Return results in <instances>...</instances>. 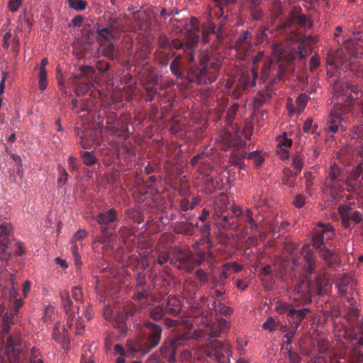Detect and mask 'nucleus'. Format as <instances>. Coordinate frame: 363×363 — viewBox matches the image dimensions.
Segmentation results:
<instances>
[{
  "label": "nucleus",
  "mask_w": 363,
  "mask_h": 363,
  "mask_svg": "<svg viewBox=\"0 0 363 363\" xmlns=\"http://www.w3.org/2000/svg\"><path fill=\"white\" fill-rule=\"evenodd\" d=\"M296 41L298 43V51L295 50L294 48H290L289 53H288L281 45H277L273 48L270 60L266 58L263 52H259L253 59L252 69L251 71H242L234 92L235 95L238 96L240 91L249 89L255 85L257 70L261 64L262 65L261 77L266 79L269 75L271 65L275 67L276 63H277L279 67H283L294 59L296 55L300 57H305L312 49L313 45L317 42V38L295 34L289 38V44L291 45Z\"/></svg>",
  "instance_id": "obj_1"
},
{
  "label": "nucleus",
  "mask_w": 363,
  "mask_h": 363,
  "mask_svg": "<svg viewBox=\"0 0 363 363\" xmlns=\"http://www.w3.org/2000/svg\"><path fill=\"white\" fill-rule=\"evenodd\" d=\"M213 357L219 363H226L230 359V345L228 342H222L218 340H213L209 342V345L205 348H200L194 351H184L182 354V359L184 362H188L190 359L199 360L203 355Z\"/></svg>",
  "instance_id": "obj_2"
},
{
  "label": "nucleus",
  "mask_w": 363,
  "mask_h": 363,
  "mask_svg": "<svg viewBox=\"0 0 363 363\" xmlns=\"http://www.w3.org/2000/svg\"><path fill=\"white\" fill-rule=\"evenodd\" d=\"M86 232L83 229L78 230L73 235L72 240V253L74 257L76 264H79L80 263V256L78 252V244L82 246V241L86 237Z\"/></svg>",
  "instance_id": "obj_3"
},
{
  "label": "nucleus",
  "mask_w": 363,
  "mask_h": 363,
  "mask_svg": "<svg viewBox=\"0 0 363 363\" xmlns=\"http://www.w3.org/2000/svg\"><path fill=\"white\" fill-rule=\"evenodd\" d=\"M291 139L287 138L285 133L277 138V152L280 158H288L289 153L287 149L291 146Z\"/></svg>",
  "instance_id": "obj_4"
},
{
  "label": "nucleus",
  "mask_w": 363,
  "mask_h": 363,
  "mask_svg": "<svg viewBox=\"0 0 363 363\" xmlns=\"http://www.w3.org/2000/svg\"><path fill=\"white\" fill-rule=\"evenodd\" d=\"M339 212L341 215L342 224L345 228L350 227V220H354L355 223H359L361 220V215L357 211H351L346 206H341L339 207Z\"/></svg>",
  "instance_id": "obj_5"
},
{
  "label": "nucleus",
  "mask_w": 363,
  "mask_h": 363,
  "mask_svg": "<svg viewBox=\"0 0 363 363\" xmlns=\"http://www.w3.org/2000/svg\"><path fill=\"white\" fill-rule=\"evenodd\" d=\"M342 111L340 106H335L331 111L328 119V128L333 133H335L338 129V124L342 121Z\"/></svg>",
  "instance_id": "obj_6"
},
{
  "label": "nucleus",
  "mask_w": 363,
  "mask_h": 363,
  "mask_svg": "<svg viewBox=\"0 0 363 363\" xmlns=\"http://www.w3.org/2000/svg\"><path fill=\"white\" fill-rule=\"evenodd\" d=\"M313 244L315 248L319 250L320 256L327 262L331 263L335 260V259L333 258L334 255L330 250L322 247L323 238L320 235H315L313 238Z\"/></svg>",
  "instance_id": "obj_7"
},
{
  "label": "nucleus",
  "mask_w": 363,
  "mask_h": 363,
  "mask_svg": "<svg viewBox=\"0 0 363 363\" xmlns=\"http://www.w3.org/2000/svg\"><path fill=\"white\" fill-rule=\"evenodd\" d=\"M6 355L8 361L11 363H16L19 357V350L13 342V337H9L6 345Z\"/></svg>",
  "instance_id": "obj_8"
},
{
  "label": "nucleus",
  "mask_w": 363,
  "mask_h": 363,
  "mask_svg": "<svg viewBox=\"0 0 363 363\" xmlns=\"http://www.w3.org/2000/svg\"><path fill=\"white\" fill-rule=\"evenodd\" d=\"M198 21L196 18H193L191 21V23L193 26L194 30L190 31L186 37V43L189 48L191 49L196 47L198 39H199V30L197 28Z\"/></svg>",
  "instance_id": "obj_9"
},
{
  "label": "nucleus",
  "mask_w": 363,
  "mask_h": 363,
  "mask_svg": "<svg viewBox=\"0 0 363 363\" xmlns=\"http://www.w3.org/2000/svg\"><path fill=\"white\" fill-rule=\"evenodd\" d=\"M362 44L363 42L357 43L355 40H345V48L350 55L359 57L362 55Z\"/></svg>",
  "instance_id": "obj_10"
},
{
  "label": "nucleus",
  "mask_w": 363,
  "mask_h": 363,
  "mask_svg": "<svg viewBox=\"0 0 363 363\" xmlns=\"http://www.w3.org/2000/svg\"><path fill=\"white\" fill-rule=\"evenodd\" d=\"M307 101L308 97L305 94L299 95L296 100V102L297 104V108H294L291 104V100H289L287 102V108L289 110V113H301L303 111L307 103Z\"/></svg>",
  "instance_id": "obj_11"
},
{
  "label": "nucleus",
  "mask_w": 363,
  "mask_h": 363,
  "mask_svg": "<svg viewBox=\"0 0 363 363\" xmlns=\"http://www.w3.org/2000/svg\"><path fill=\"white\" fill-rule=\"evenodd\" d=\"M227 323L223 320H218L216 323L213 324H207L205 326V333H210L211 335H217L218 333L226 328Z\"/></svg>",
  "instance_id": "obj_12"
},
{
  "label": "nucleus",
  "mask_w": 363,
  "mask_h": 363,
  "mask_svg": "<svg viewBox=\"0 0 363 363\" xmlns=\"http://www.w3.org/2000/svg\"><path fill=\"white\" fill-rule=\"evenodd\" d=\"M296 291L303 296L311 295L315 293L313 284L310 283L307 279L302 280L296 288Z\"/></svg>",
  "instance_id": "obj_13"
},
{
  "label": "nucleus",
  "mask_w": 363,
  "mask_h": 363,
  "mask_svg": "<svg viewBox=\"0 0 363 363\" xmlns=\"http://www.w3.org/2000/svg\"><path fill=\"white\" fill-rule=\"evenodd\" d=\"M228 204L229 199L228 196L225 194H220L216 198L214 201L215 210L218 213H221L228 208Z\"/></svg>",
  "instance_id": "obj_14"
},
{
  "label": "nucleus",
  "mask_w": 363,
  "mask_h": 363,
  "mask_svg": "<svg viewBox=\"0 0 363 363\" xmlns=\"http://www.w3.org/2000/svg\"><path fill=\"white\" fill-rule=\"evenodd\" d=\"M116 219V213L113 209H110L106 212L101 213L99 216L98 222L100 224H108Z\"/></svg>",
  "instance_id": "obj_15"
},
{
  "label": "nucleus",
  "mask_w": 363,
  "mask_h": 363,
  "mask_svg": "<svg viewBox=\"0 0 363 363\" xmlns=\"http://www.w3.org/2000/svg\"><path fill=\"white\" fill-rule=\"evenodd\" d=\"M151 333L150 334V340L152 342V347H155L160 340L161 328L155 325H150Z\"/></svg>",
  "instance_id": "obj_16"
},
{
  "label": "nucleus",
  "mask_w": 363,
  "mask_h": 363,
  "mask_svg": "<svg viewBox=\"0 0 363 363\" xmlns=\"http://www.w3.org/2000/svg\"><path fill=\"white\" fill-rule=\"evenodd\" d=\"M245 155L242 152H235L232 154L230 157V162L238 167L239 169H242L245 167L244 157Z\"/></svg>",
  "instance_id": "obj_17"
},
{
  "label": "nucleus",
  "mask_w": 363,
  "mask_h": 363,
  "mask_svg": "<svg viewBox=\"0 0 363 363\" xmlns=\"http://www.w3.org/2000/svg\"><path fill=\"white\" fill-rule=\"evenodd\" d=\"M315 286L316 293L319 295H322L329 291L331 287V284L328 279H323V280L318 279Z\"/></svg>",
  "instance_id": "obj_18"
},
{
  "label": "nucleus",
  "mask_w": 363,
  "mask_h": 363,
  "mask_svg": "<svg viewBox=\"0 0 363 363\" xmlns=\"http://www.w3.org/2000/svg\"><path fill=\"white\" fill-rule=\"evenodd\" d=\"M320 227H322L323 229L321 232H317L315 235H320L323 239L330 240L334 236V230L332 226L325 225L322 223H318Z\"/></svg>",
  "instance_id": "obj_19"
},
{
  "label": "nucleus",
  "mask_w": 363,
  "mask_h": 363,
  "mask_svg": "<svg viewBox=\"0 0 363 363\" xmlns=\"http://www.w3.org/2000/svg\"><path fill=\"white\" fill-rule=\"evenodd\" d=\"M67 3L71 9L76 11H83L87 5L84 0H67Z\"/></svg>",
  "instance_id": "obj_20"
},
{
  "label": "nucleus",
  "mask_w": 363,
  "mask_h": 363,
  "mask_svg": "<svg viewBox=\"0 0 363 363\" xmlns=\"http://www.w3.org/2000/svg\"><path fill=\"white\" fill-rule=\"evenodd\" d=\"M13 226L10 223H4L0 224V238L11 237Z\"/></svg>",
  "instance_id": "obj_21"
},
{
  "label": "nucleus",
  "mask_w": 363,
  "mask_h": 363,
  "mask_svg": "<svg viewBox=\"0 0 363 363\" xmlns=\"http://www.w3.org/2000/svg\"><path fill=\"white\" fill-rule=\"evenodd\" d=\"M224 269L225 271L223 272L222 276H223V278L225 279L227 277L226 273L228 272H238L242 269V267L239 266L236 262H229L224 265Z\"/></svg>",
  "instance_id": "obj_22"
},
{
  "label": "nucleus",
  "mask_w": 363,
  "mask_h": 363,
  "mask_svg": "<svg viewBox=\"0 0 363 363\" xmlns=\"http://www.w3.org/2000/svg\"><path fill=\"white\" fill-rule=\"evenodd\" d=\"M11 245V237L0 238V252L2 254H10L8 250Z\"/></svg>",
  "instance_id": "obj_23"
},
{
  "label": "nucleus",
  "mask_w": 363,
  "mask_h": 363,
  "mask_svg": "<svg viewBox=\"0 0 363 363\" xmlns=\"http://www.w3.org/2000/svg\"><path fill=\"white\" fill-rule=\"evenodd\" d=\"M162 354L168 359L169 363L174 362V347L173 345H169V347H163L162 349Z\"/></svg>",
  "instance_id": "obj_24"
},
{
  "label": "nucleus",
  "mask_w": 363,
  "mask_h": 363,
  "mask_svg": "<svg viewBox=\"0 0 363 363\" xmlns=\"http://www.w3.org/2000/svg\"><path fill=\"white\" fill-rule=\"evenodd\" d=\"M248 160L252 161L257 167L261 165L264 162V158L259 152H253L249 154Z\"/></svg>",
  "instance_id": "obj_25"
},
{
  "label": "nucleus",
  "mask_w": 363,
  "mask_h": 363,
  "mask_svg": "<svg viewBox=\"0 0 363 363\" xmlns=\"http://www.w3.org/2000/svg\"><path fill=\"white\" fill-rule=\"evenodd\" d=\"M48 86L47 72L46 69H42L39 72V87L41 90H44Z\"/></svg>",
  "instance_id": "obj_26"
},
{
  "label": "nucleus",
  "mask_w": 363,
  "mask_h": 363,
  "mask_svg": "<svg viewBox=\"0 0 363 363\" xmlns=\"http://www.w3.org/2000/svg\"><path fill=\"white\" fill-rule=\"evenodd\" d=\"M84 163L91 166L96 162V157L91 152H84L82 155Z\"/></svg>",
  "instance_id": "obj_27"
},
{
  "label": "nucleus",
  "mask_w": 363,
  "mask_h": 363,
  "mask_svg": "<svg viewBox=\"0 0 363 363\" xmlns=\"http://www.w3.org/2000/svg\"><path fill=\"white\" fill-rule=\"evenodd\" d=\"M317 128L315 125L313 124V121L311 119H308L305 121L303 124V130L306 133H311V134H318L315 129Z\"/></svg>",
  "instance_id": "obj_28"
},
{
  "label": "nucleus",
  "mask_w": 363,
  "mask_h": 363,
  "mask_svg": "<svg viewBox=\"0 0 363 363\" xmlns=\"http://www.w3.org/2000/svg\"><path fill=\"white\" fill-rule=\"evenodd\" d=\"M63 306L67 312L70 310L72 306V301L68 296V293L65 291L61 294Z\"/></svg>",
  "instance_id": "obj_29"
},
{
  "label": "nucleus",
  "mask_w": 363,
  "mask_h": 363,
  "mask_svg": "<svg viewBox=\"0 0 363 363\" xmlns=\"http://www.w3.org/2000/svg\"><path fill=\"white\" fill-rule=\"evenodd\" d=\"M308 311V310L306 308H304L303 310H299V311L289 310V315L292 317H295L297 319H298L299 320H301Z\"/></svg>",
  "instance_id": "obj_30"
},
{
  "label": "nucleus",
  "mask_w": 363,
  "mask_h": 363,
  "mask_svg": "<svg viewBox=\"0 0 363 363\" xmlns=\"http://www.w3.org/2000/svg\"><path fill=\"white\" fill-rule=\"evenodd\" d=\"M23 0H9V9L11 12L17 11L22 4Z\"/></svg>",
  "instance_id": "obj_31"
},
{
  "label": "nucleus",
  "mask_w": 363,
  "mask_h": 363,
  "mask_svg": "<svg viewBox=\"0 0 363 363\" xmlns=\"http://www.w3.org/2000/svg\"><path fill=\"white\" fill-rule=\"evenodd\" d=\"M304 257L303 259L306 260V262L309 264V267H311V264L313 261V254L311 252V251L308 249V246H305L303 247Z\"/></svg>",
  "instance_id": "obj_32"
},
{
  "label": "nucleus",
  "mask_w": 363,
  "mask_h": 363,
  "mask_svg": "<svg viewBox=\"0 0 363 363\" xmlns=\"http://www.w3.org/2000/svg\"><path fill=\"white\" fill-rule=\"evenodd\" d=\"M302 164V158L300 155H296L293 158V166L297 171L301 170Z\"/></svg>",
  "instance_id": "obj_33"
},
{
  "label": "nucleus",
  "mask_w": 363,
  "mask_h": 363,
  "mask_svg": "<svg viewBox=\"0 0 363 363\" xmlns=\"http://www.w3.org/2000/svg\"><path fill=\"white\" fill-rule=\"evenodd\" d=\"M263 328L269 331H272L276 328V323L273 318H269L268 320L263 324Z\"/></svg>",
  "instance_id": "obj_34"
},
{
  "label": "nucleus",
  "mask_w": 363,
  "mask_h": 363,
  "mask_svg": "<svg viewBox=\"0 0 363 363\" xmlns=\"http://www.w3.org/2000/svg\"><path fill=\"white\" fill-rule=\"evenodd\" d=\"M338 62L330 61L329 59L327 60V72L330 77L334 75V71L336 68V63Z\"/></svg>",
  "instance_id": "obj_35"
},
{
  "label": "nucleus",
  "mask_w": 363,
  "mask_h": 363,
  "mask_svg": "<svg viewBox=\"0 0 363 363\" xmlns=\"http://www.w3.org/2000/svg\"><path fill=\"white\" fill-rule=\"evenodd\" d=\"M339 169L337 165L334 164L330 167V172L328 173L329 178L331 180H335L338 174Z\"/></svg>",
  "instance_id": "obj_36"
},
{
  "label": "nucleus",
  "mask_w": 363,
  "mask_h": 363,
  "mask_svg": "<svg viewBox=\"0 0 363 363\" xmlns=\"http://www.w3.org/2000/svg\"><path fill=\"white\" fill-rule=\"evenodd\" d=\"M150 314L152 318L159 320L162 317V309L160 307L155 308Z\"/></svg>",
  "instance_id": "obj_37"
},
{
  "label": "nucleus",
  "mask_w": 363,
  "mask_h": 363,
  "mask_svg": "<svg viewBox=\"0 0 363 363\" xmlns=\"http://www.w3.org/2000/svg\"><path fill=\"white\" fill-rule=\"evenodd\" d=\"M84 329V323L80 320H77L76 322L75 333L77 335L82 334Z\"/></svg>",
  "instance_id": "obj_38"
},
{
  "label": "nucleus",
  "mask_w": 363,
  "mask_h": 363,
  "mask_svg": "<svg viewBox=\"0 0 363 363\" xmlns=\"http://www.w3.org/2000/svg\"><path fill=\"white\" fill-rule=\"evenodd\" d=\"M294 205L297 207V208H301L302 207L304 203H305V199L303 198V196L301 195H298L296 196L294 201Z\"/></svg>",
  "instance_id": "obj_39"
},
{
  "label": "nucleus",
  "mask_w": 363,
  "mask_h": 363,
  "mask_svg": "<svg viewBox=\"0 0 363 363\" xmlns=\"http://www.w3.org/2000/svg\"><path fill=\"white\" fill-rule=\"evenodd\" d=\"M82 296V292L81 289L78 287H74L72 289V297L76 300L79 301Z\"/></svg>",
  "instance_id": "obj_40"
},
{
  "label": "nucleus",
  "mask_w": 363,
  "mask_h": 363,
  "mask_svg": "<svg viewBox=\"0 0 363 363\" xmlns=\"http://www.w3.org/2000/svg\"><path fill=\"white\" fill-rule=\"evenodd\" d=\"M74 322H75V315L72 314L69 315L67 319V328H65L64 330L70 329Z\"/></svg>",
  "instance_id": "obj_41"
},
{
  "label": "nucleus",
  "mask_w": 363,
  "mask_h": 363,
  "mask_svg": "<svg viewBox=\"0 0 363 363\" xmlns=\"http://www.w3.org/2000/svg\"><path fill=\"white\" fill-rule=\"evenodd\" d=\"M59 329V325H55V328H54V332H53V334H52V337L57 342H60L63 339V335H60V334H57V331Z\"/></svg>",
  "instance_id": "obj_42"
},
{
  "label": "nucleus",
  "mask_w": 363,
  "mask_h": 363,
  "mask_svg": "<svg viewBox=\"0 0 363 363\" xmlns=\"http://www.w3.org/2000/svg\"><path fill=\"white\" fill-rule=\"evenodd\" d=\"M99 34L105 39H108L111 34V30L108 28H104L99 30Z\"/></svg>",
  "instance_id": "obj_43"
},
{
  "label": "nucleus",
  "mask_w": 363,
  "mask_h": 363,
  "mask_svg": "<svg viewBox=\"0 0 363 363\" xmlns=\"http://www.w3.org/2000/svg\"><path fill=\"white\" fill-rule=\"evenodd\" d=\"M30 290V282L28 281H26L24 282L23 286V296L25 297L27 296V294H28Z\"/></svg>",
  "instance_id": "obj_44"
},
{
  "label": "nucleus",
  "mask_w": 363,
  "mask_h": 363,
  "mask_svg": "<svg viewBox=\"0 0 363 363\" xmlns=\"http://www.w3.org/2000/svg\"><path fill=\"white\" fill-rule=\"evenodd\" d=\"M318 65H319L318 59L315 56L312 57L311 59V62H310L311 69H314L317 68Z\"/></svg>",
  "instance_id": "obj_45"
},
{
  "label": "nucleus",
  "mask_w": 363,
  "mask_h": 363,
  "mask_svg": "<svg viewBox=\"0 0 363 363\" xmlns=\"http://www.w3.org/2000/svg\"><path fill=\"white\" fill-rule=\"evenodd\" d=\"M213 32V28H203L202 31L203 37V41L205 43H208V40L207 39L206 35L210 34L211 33Z\"/></svg>",
  "instance_id": "obj_46"
},
{
  "label": "nucleus",
  "mask_w": 363,
  "mask_h": 363,
  "mask_svg": "<svg viewBox=\"0 0 363 363\" xmlns=\"http://www.w3.org/2000/svg\"><path fill=\"white\" fill-rule=\"evenodd\" d=\"M289 361L290 363H299L300 358L296 353H290L289 354Z\"/></svg>",
  "instance_id": "obj_47"
},
{
  "label": "nucleus",
  "mask_w": 363,
  "mask_h": 363,
  "mask_svg": "<svg viewBox=\"0 0 363 363\" xmlns=\"http://www.w3.org/2000/svg\"><path fill=\"white\" fill-rule=\"evenodd\" d=\"M16 246H17V251L16 252V255H23L25 252V250L23 248V243L21 242L18 241L16 242Z\"/></svg>",
  "instance_id": "obj_48"
},
{
  "label": "nucleus",
  "mask_w": 363,
  "mask_h": 363,
  "mask_svg": "<svg viewBox=\"0 0 363 363\" xmlns=\"http://www.w3.org/2000/svg\"><path fill=\"white\" fill-rule=\"evenodd\" d=\"M83 18L81 16H78L72 20V25L74 26H79L82 23Z\"/></svg>",
  "instance_id": "obj_49"
},
{
  "label": "nucleus",
  "mask_w": 363,
  "mask_h": 363,
  "mask_svg": "<svg viewBox=\"0 0 363 363\" xmlns=\"http://www.w3.org/2000/svg\"><path fill=\"white\" fill-rule=\"evenodd\" d=\"M93 316V310L91 307L88 306L84 311V317L87 320H90Z\"/></svg>",
  "instance_id": "obj_50"
},
{
  "label": "nucleus",
  "mask_w": 363,
  "mask_h": 363,
  "mask_svg": "<svg viewBox=\"0 0 363 363\" xmlns=\"http://www.w3.org/2000/svg\"><path fill=\"white\" fill-rule=\"evenodd\" d=\"M75 162H76V158L74 157H73V156L69 157V160H68L69 166L70 169L73 171L77 169V167L75 166Z\"/></svg>",
  "instance_id": "obj_51"
},
{
  "label": "nucleus",
  "mask_w": 363,
  "mask_h": 363,
  "mask_svg": "<svg viewBox=\"0 0 363 363\" xmlns=\"http://www.w3.org/2000/svg\"><path fill=\"white\" fill-rule=\"evenodd\" d=\"M54 313V308L52 307V306H50V307H48L45 310V316L43 317V319H44V321L45 322H48V321H50V318L48 317V313Z\"/></svg>",
  "instance_id": "obj_52"
},
{
  "label": "nucleus",
  "mask_w": 363,
  "mask_h": 363,
  "mask_svg": "<svg viewBox=\"0 0 363 363\" xmlns=\"http://www.w3.org/2000/svg\"><path fill=\"white\" fill-rule=\"evenodd\" d=\"M169 303H172V305L176 306L177 308L174 309V313H178L180 311L179 308V301L177 298H172L169 301Z\"/></svg>",
  "instance_id": "obj_53"
},
{
  "label": "nucleus",
  "mask_w": 363,
  "mask_h": 363,
  "mask_svg": "<svg viewBox=\"0 0 363 363\" xmlns=\"http://www.w3.org/2000/svg\"><path fill=\"white\" fill-rule=\"evenodd\" d=\"M236 286L238 289L244 290L247 288V284L242 280H238L236 282Z\"/></svg>",
  "instance_id": "obj_54"
},
{
  "label": "nucleus",
  "mask_w": 363,
  "mask_h": 363,
  "mask_svg": "<svg viewBox=\"0 0 363 363\" xmlns=\"http://www.w3.org/2000/svg\"><path fill=\"white\" fill-rule=\"evenodd\" d=\"M55 262H57V264L60 265L64 269L67 267V264L65 260H64V259H61L60 257H57L55 259Z\"/></svg>",
  "instance_id": "obj_55"
},
{
  "label": "nucleus",
  "mask_w": 363,
  "mask_h": 363,
  "mask_svg": "<svg viewBox=\"0 0 363 363\" xmlns=\"http://www.w3.org/2000/svg\"><path fill=\"white\" fill-rule=\"evenodd\" d=\"M11 33L10 32H7L4 36V45L8 47L9 43L8 41L11 38Z\"/></svg>",
  "instance_id": "obj_56"
},
{
  "label": "nucleus",
  "mask_w": 363,
  "mask_h": 363,
  "mask_svg": "<svg viewBox=\"0 0 363 363\" xmlns=\"http://www.w3.org/2000/svg\"><path fill=\"white\" fill-rule=\"evenodd\" d=\"M115 350H116V353H118V354H120L121 355L124 354V350H123V347L120 345H115Z\"/></svg>",
  "instance_id": "obj_57"
},
{
  "label": "nucleus",
  "mask_w": 363,
  "mask_h": 363,
  "mask_svg": "<svg viewBox=\"0 0 363 363\" xmlns=\"http://www.w3.org/2000/svg\"><path fill=\"white\" fill-rule=\"evenodd\" d=\"M48 60L47 58H43L41 60L40 67H39L40 71H41L43 69H45V66L48 65Z\"/></svg>",
  "instance_id": "obj_58"
},
{
  "label": "nucleus",
  "mask_w": 363,
  "mask_h": 363,
  "mask_svg": "<svg viewBox=\"0 0 363 363\" xmlns=\"http://www.w3.org/2000/svg\"><path fill=\"white\" fill-rule=\"evenodd\" d=\"M5 81H6V77H4V78L1 79V83H0V95L2 94L4 91Z\"/></svg>",
  "instance_id": "obj_59"
},
{
  "label": "nucleus",
  "mask_w": 363,
  "mask_h": 363,
  "mask_svg": "<svg viewBox=\"0 0 363 363\" xmlns=\"http://www.w3.org/2000/svg\"><path fill=\"white\" fill-rule=\"evenodd\" d=\"M196 274L197 276L199 277V279L201 280V281H205L206 280V274L203 272L202 271H198L196 272Z\"/></svg>",
  "instance_id": "obj_60"
},
{
  "label": "nucleus",
  "mask_w": 363,
  "mask_h": 363,
  "mask_svg": "<svg viewBox=\"0 0 363 363\" xmlns=\"http://www.w3.org/2000/svg\"><path fill=\"white\" fill-rule=\"evenodd\" d=\"M250 130H251L250 126L246 127L245 129V138H247L248 139H250Z\"/></svg>",
  "instance_id": "obj_61"
},
{
  "label": "nucleus",
  "mask_w": 363,
  "mask_h": 363,
  "mask_svg": "<svg viewBox=\"0 0 363 363\" xmlns=\"http://www.w3.org/2000/svg\"><path fill=\"white\" fill-rule=\"evenodd\" d=\"M218 1L220 4H228L230 3H233L234 0H216Z\"/></svg>",
  "instance_id": "obj_62"
},
{
  "label": "nucleus",
  "mask_w": 363,
  "mask_h": 363,
  "mask_svg": "<svg viewBox=\"0 0 363 363\" xmlns=\"http://www.w3.org/2000/svg\"><path fill=\"white\" fill-rule=\"evenodd\" d=\"M181 206L184 211H187L189 209V206L184 200L182 201Z\"/></svg>",
  "instance_id": "obj_63"
},
{
  "label": "nucleus",
  "mask_w": 363,
  "mask_h": 363,
  "mask_svg": "<svg viewBox=\"0 0 363 363\" xmlns=\"http://www.w3.org/2000/svg\"><path fill=\"white\" fill-rule=\"evenodd\" d=\"M104 243V240H95L94 244V248H95V249H97V248H98V247H99V245L100 244H102V245H103Z\"/></svg>",
  "instance_id": "obj_64"
}]
</instances>
